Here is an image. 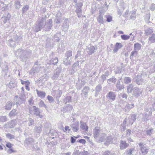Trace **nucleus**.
<instances>
[{
    "mask_svg": "<svg viewBox=\"0 0 155 155\" xmlns=\"http://www.w3.org/2000/svg\"><path fill=\"white\" fill-rule=\"evenodd\" d=\"M13 39L16 43H18L21 39V37L18 35H16L14 36Z\"/></svg>",
    "mask_w": 155,
    "mask_h": 155,
    "instance_id": "nucleus-54",
    "label": "nucleus"
},
{
    "mask_svg": "<svg viewBox=\"0 0 155 155\" xmlns=\"http://www.w3.org/2000/svg\"><path fill=\"white\" fill-rule=\"evenodd\" d=\"M41 126H36L35 128L34 132L36 133L40 134L42 131Z\"/></svg>",
    "mask_w": 155,
    "mask_h": 155,
    "instance_id": "nucleus-37",
    "label": "nucleus"
},
{
    "mask_svg": "<svg viewBox=\"0 0 155 155\" xmlns=\"http://www.w3.org/2000/svg\"><path fill=\"white\" fill-rule=\"evenodd\" d=\"M81 125L80 126V128L83 130H84L86 131H88V127L86 123L80 121Z\"/></svg>",
    "mask_w": 155,
    "mask_h": 155,
    "instance_id": "nucleus-27",
    "label": "nucleus"
},
{
    "mask_svg": "<svg viewBox=\"0 0 155 155\" xmlns=\"http://www.w3.org/2000/svg\"><path fill=\"white\" fill-rule=\"evenodd\" d=\"M69 23L68 21L66 20L64 21L62 27V30L64 31H67L68 29L69 26Z\"/></svg>",
    "mask_w": 155,
    "mask_h": 155,
    "instance_id": "nucleus-22",
    "label": "nucleus"
},
{
    "mask_svg": "<svg viewBox=\"0 0 155 155\" xmlns=\"http://www.w3.org/2000/svg\"><path fill=\"white\" fill-rule=\"evenodd\" d=\"M71 97L70 96L66 97L64 100V102H65V104H66L67 102L70 103L71 102Z\"/></svg>",
    "mask_w": 155,
    "mask_h": 155,
    "instance_id": "nucleus-52",
    "label": "nucleus"
},
{
    "mask_svg": "<svg viewBox=\"0 0 155 155\" xmlns=\"http://www.w3.org/2000/svg\"><path fill=\"white\" fill-rule=\"evenodd\" d=\"M106 136V134H105L101 133V134H100V135L99 136V137H98L95 140H96V141L99 143L102 142L105 140Z\"/></svg>",
    "mask_w": 155,
    "mask_h": 155,
    "instance_id": "nucleus-12",
    "label": "nucleus"
},
{
    "mask_svg": "<svg viewBox=\"0 0 155 155\" xmlns=\"http://www.w3.org/2000/svg\"><path fill=\"white\" fill-rule=\"evenodd\" d=\"M0 6L2 7L1 9L2 11H5L7 9V6L2 2H1Z\"/></svg>",
    "mask_w": 155,
    "mask_h": 155,
    "instance_id": "nucleus-57",
    "label": "nucleus"
},
{
    "mask_svg": "<svg viewBox=\"0 0 155 155\" xmlns=\"http://www.w3.org/2000/svg\"><path fill=\"white\" fill-rule=\"evenodd\" d=\"M72 51L71 50H68L66 52L65 56V57L70 58L72 56Z\"/></svg>",
    "mask_w": 155,
    "mask_h": 155,
    "instance_id": "nucleus-51",
    "label": "nucleus"
},
{
    "mask_svg": "<svg viewBox=\"0 0 155 155\" xmlns=\"http://www.w3.org/2000/svg\"><path fill=\"white\" fill-rule=\"evenodd\" d=\"M103 16V15L100 13L97 17V20L100 24H103L104 23Z\"/></svg>",
    "mask_w": 155,
    "mask_h": 155,
    "instance_id": "nucleus-39",
    "label": "nucleus"
},
{
    "mask_svg": "<svg viewBox=\"0 0 155 155\" xmlns=\"http://www.w3.org/2000/svg\"><path fill=\"white\" fill-rule=\"evenodd\" d=\"M64 44L62 43H61L59 44L58 48V51L59 53L63 52L64 50Z\"/></svg>",
    "mask_w": 155,
    "mask_h": 155,
    "instance_id": "nucleus-34",
    "label": "nucleus"
},
{
    "mask_svg": "<svg viewBox=\"0 0 155 155\" xmlns=\"http://www.w3.org/2000/svg\"><path fill=\"white\" fill-rule=\"evenodd\" d=\"M38 97L43 98L45 97L46 95V93L45 92L41 91H38L37 89L36 90Z\"/></svg>",
    "mask_w": 155,
    "mask_h": 155,
    "instance_id": "nucleus-23",
    "label": "nucleus"
},
{
    "mask_svg": "<svg viewBox=\"0 0 155 155\" xmlns=\"http://www.w3.org/2000/svg\"><path fill=\"white\" fill-rule=\"evenodd\" d=\"M83 6V4L82 2L78 3L77 4V5L75 6L76 8L75 12L77 13V16L78 18L81 17L82 15V11L81 8Z\"/></svg>",
    "mask_w": 155,
    "mask_h": 155,
    "instance_id": "nucleus-2",
    "label": "nucleus"
},
{
    "mask_svg": "<svg viewBox=\"0 0 155 155\" xmlns=\"http://www.w3.org/2000/svg\"><path fill=\"white\" fill-rule=\"evenodd\" d=\"M38 105L39 107H45L46 109L47 108V106L45 104L44 102L42 100H41L38 103Z\"/></svg>",
    "mask_w": 155,
    "mask_h": 155,
    "instance_id": "nucleus-53",
    "label": "nucleus"
},
{
    "mask_svg": "<svg viewBox=\"0 0 155 155\" xmlns=\"http://www.w3.org/2000/svg\"><path fill=\"white\" fill-rule=\"evenodd\" d=\"M142 91L141 89L137 87H134L133 91V95L136 97H138L142 93Z\"/></svg>",
    "mask_w": 155,
    "mask_h": 155,
    "instance_id": "nucleus-6",
    "label": "nucleus"
},
{
    "mask_svg": "<svg viewBox=\"0 0 155 155\" xmlns=\"http://www.w3.org/2000/svg\"><path fill=\"white\" fill-rule=\"evenodd\" d=\"M41 68V67L40 66V65L38 66H34L33 68L31 71V74L38 73L40 69Z\"/></svg>",
    "mask_w": 155,
    "mask_h": 155,
    "instance_id": "nucleus-15",
    "label": "nucleus"
},
{
    "mask_svg": "<svg viewBox=\"0 0 155 155\" xmlns=\"http://www.w3.org/2000/svg\"><path fill=\"white\" fill-rule=\"evenodd\" d=\"M58 62V59L57 58H55L50 60L48 63L49 64H56Z\"/></svg>",
    "mask_w": 155,
    "mask_h": 155,
    "instance_id": "nucleus-33",
    "label": "nucleus"
},
{
    "mask_svg": "<svg viewBox=\"0 0 155 155\" xmlns=\"http://www.w3.org/2000/svg\"><path fill=\"white\" fill-rule=\"evenodd\" d=\"M153 32V31L150 28H147L145 31V34L146 35H150Z\"/></svg>",
    "mask_w": 155,
    "mask_h": 155,
    "instance_id": "nucleus-49",
    "label": "nucleus"
},
{
    "mask_svg": "<svg viewBox=\"0 0 155 155\" xmlns=\"http://www.w3.org/2000/svg\"><path fill=\"white\" fill-rule=\"evenodd\" d=\"M148 43L149 44L155 43V33L152 34L150 35L148 39Z\"/></svg>",
    "mask_w": 155,
    "mask_h": 155,
    "instance_id": "nucleus-17",
    "label": "nucleus"
},
{
    "mask_svg": "<svg viewBox=\"0 0 155 155\" xmlns=\"http://www.w3.org/2000/svg\"><path fill=\"white\" fill-rule=\"evenodd\" d=\"M16 110L15 109H13L11 111L9 114V116L10 117H12L15 116L17 114Z\"/></svg>",
    "mask_w": 155,
    "mask_h": 155,
    "instance_id": "nucleus-44",
    "label": "nucleus"
},
{
    "mask_svg": "<svg viewBox=\"0 0 155 155\" xmlns=\"http://www.w3.org/2000/svg\"><path fill=\"white\" fill-rule=\"evenodd\" d=\"M15 41L14 39H11L8 41V44L11 47H14L15 45Z\"/></svg>",
    "mask_w": 155,
    "mask_h": 155,
    "instance_id": "nucleus-45",
    "label": "nucleus"
},
{
    "mask_svg": "<svg viewBox=\"0 0 155 155\" xmlns=\"http://www.w3.org/2000/svg\"><path fill=\"white\" fill-rule=\"evenodd\" d=\"M129 146V143H127L125 140H120L119 146L121 150L125 149L127 148Z\"/></svg>",
    "mask_w": 155,
    "mask_h": 155,
    "instance_id": "nucleus-7",
    "label": "nucleus"
},
{
    "mask_svg": "<svg viewBox=\"0 0 155 155\" xmlns=\"http://www.w3.org/2000/svg\"><path fill=\"white\" fill-rule=\"evenodd\" d=\"M61 72V70L59 68L57 69L54 71V74L52 77V78L53 79H55L58 78L59 75V74Z\"/></svg>",
    "mask_w": 155,
    "mask_h": 155,
    "instance_id": "nucleus-24",
    "label": "nucleus"
},
{
    "mask_svg": "<svg viewBox=\"0 0 155 155\" xmlns=\"http://www.w3.org/2000/svg\"><path fill=\"white\" fill-rule=\"evenodd\" d=\"M136 119V115L135 114H132L129 117V122L130 124L131 125L133 124Z\"/></svg>",
    "mask_w": 155,
    "mask_h": 155,
    "instance_id": "nucleus-20",
    "label": "nucleus"
},
{
    "mask_svg": "<svg viewBox=\"0 0 155 155\" xmlns=\"http://www.w3.org/2000/svg\"><path fill=\"white\" fill-rule=\"evenodd\" d=\"M16 125L15 121L14 120H12L6 124L5 126L6 127L8 128H12Z\"/></svg>",
    "mask_w": 155,
    "mask_h": 155,
    "instance_id": "nucleus-16",
    "label": "nucleus"
},
{
    "mask_svg": "<svg viewBox=\"0 0 155 155\" xmlns=\"http://www.w3.org/2000/svg\"><path fill=\"white\" fill-rule=\"evenodd\" d=\"M14 99L16 101L15 104L16 105L17 107H18V106L20 104L23 103L25 102L24 99L20 97H18V96H16L14 98Z\"/></svg>",
    "mask_w": 155,
    "mask_h": 155,
    "instance_id": "nucleus-10",
    "label": "nucleus"
},
{
    "mask_svg": "<svg viewBox=\"0 0 155 155\" xmlns=\"http://www.w3.org/2000/svg\"><path fill=\"white\" fill-rule=\"evenodd\" d=\"M106 97L109 100H111L112 101H114L115 100L116 95L114 92L112 91H110L106 95Z\"/></svg>",
    "mask_w": 155,
    "mask_h": 155,
    "instance_id": "nucleus-11",
    "label": "nucleus"
},
{
    "mask_svg": "<svg viewBox=\"0 0 155 155\" xmlns=\"http://www.w3.org/2000/svg\"><path fill=\"white\" fill-rule=\"evenodd\" d=\"M72 106L71 105L68 104L64 107L63 108V111L65 112H68L72 110Z\"/></svg>",
    "mask_w": 155,
    "mask_h": 155,
    "instance_id": "nucleus-30",
    "label": "nucleus"
},
{
    "mask_svg": "<svg viewBox=\"0 0 155 155\" xmlns=\"http://www.w3.org/2000/svg\"><path fill=\"white\" fill-rule=\"evenodd\" d=\"M34 143V139L32 138H26L24 141V143L25 146L29 147H32L33 146Z\"/></svg>",
    "mask_w": 155,
    "mask_h": 155,
    "instance_id": "nucleus-3",
    "label": "nucleus"
},
{
    "mask_svg": "<svg viewBox=\"0 0 155 155\" xmlns=\"http://www.w3.org/2000/svg\"><path fill=\"white\" fill-rule=\"evenodd\" d=\"M131 79L129 77H125L124 78V81L125 84H128L131 82Z\"/></svg>",
    "mask_w": 155,
    "mask_h": 155,
    "instance_id": "nucleus-48",
    "label": "nucleus"
},
{
    "mask_svg": "<svg viewBox=\"0 0 155 155\" xmlns=\"http://www.w3.org/2000/svg\"><path fill=\"white\" fill-rule=\"evenodd\" d=\"M52 26V21L51 19H49L46 23L45 26V30L46 31H49Z\"/></svg>",
    "mask_w": 155,
    "mask_h": 155,
    "instance_id": "nucleus-8",
    "label": "nucleus"
},
{
    "mask_svg": "<svg viewBox=\"0 0 155 155\" xmlns=\"http://www.w3.org/2000/svg\"><path fill=\"white\" fill-rule=\"evenodd\" d=\"M153 128L151 127L150 129L147 130H146V134L147 136H150L152 134V132L153 130Z\"/></svg>",
    "mask_w": 155,
    "mask_h": 155,
    "instance_id": "nucleus-50",
    "label": "nucleus"
},
{
    "mask_svg": "<svg viewBox=\"0 0 155 155\" xmlns=\"http://www.w3.org/2000/svg\"><path fill=\"white\" fill-rule=\"evenodd\" d=\"M6 137L9 139H14L15 138V136L10 133H8L6 134Z\"/></svg>",
    "mask_w": 155,
    "mask_h": 155,
    "instance_id": "nucleus-64",
    "label": "nucleus"
},
{
    "mask_svg": "<svg viewBox=\"0 0 155 155\" xmlns=\"http://www.w3.org/2000/svg\"><path fill=\"white\" fill-rule=\"evenodd\" d=\"M134 107V104H127L125 106L124 109L125 112H128L131 109L133 108Z\"/></svg>",
    "mask_w": 155,
    "mask_h": 155,
    "instance_id": "nucleus-19",
    "label": "nucleus"
},
{
    "mask_svg": "<svg viewBox=\"0 0 155 155\" xmlns=\"http://www.w3.org/2000/svg\"><path fill=\"white\" fill-rule=\"evenodd\" d=\"M31 54L30 51L24 50L21 49H18L15 53V56L19 57L21 61L26 62L30 57Z\"/></svg>",
    "mask_w": 155,
    "mask_h": 155,
    "instance_id": "nucleus-1",
    "label": "nucleus"
},
{
    "mask_svg": "<svg viewBox=\"0 0 155 155\" xmlns=\"http://www.w3.org/2000/svg\"><path fill=\"white\" fill-rule=\"evenodd\" d=\"M105 18H106V21L108 22H110L112 21V17L110 15H105Z\"/></svg>",
    "mask_w": 155,
    "mask_h": 155,
    "instance_id": "nucleus-58",
    "label": "nucleus"
},
{
    "mask_svg": "<svg viewBox=\"0 0 155 155\" xmlns=\"http://www.w3.org/2000/svg\"><path fill=\"white\" fill-rule=\"evenodd\" d=\"M88 53L90 55H91L94 53L95 48L94 46L90 45L88 46Z\"/></svg>",
    "mask_w": 155,
    "mask_h": 155,
    "instance_id": "nucleus-29",
    "label": "nucleus"
},
{
    "mask_svg": "<svg viewBox=\"0 0 155 155\" xmlns=\"http://www.w3.org/2000/svg\"><path fill=\"white\" fill-rule=\"evenodd\" d=\"M100 129L99 128H96L94 133V136L95 140L100 135Z\"/></svg>",
    "mask_w": 155,
    "mask_h": 155,
    "instance_id": "nucleus-21",
    "label": "nucleus"
},
{
    "mask_svg": "<svg viewBox=\"0 0 155 155\" xmlns=\"http://www.w3.org/2000/svg\"><path fill=\"white\" fill-rule=\"evenodd\" d=\"M79 65L78 62V61L73 64L71 72L72 74L74 73V72H76L78 70L79 67Z\"/></svg>",
    "mask_w": 155,
    "mask_h": 155,
    "instance_id": "nucleus-18",
    "label": "nucleus"
},
{
    "mask_svg": "<svg viewBox=\"0 0 155 155\" xmlns=\"http://www.w3.org/2000/svg\"><path fill=\"white\" fill-rule=\"evenodd\" d=\"M48 79V77L46 74L44 75L43 77L40 78V81H41L42 83H44L47 81Z\"/></svg>",
    "mask_w": 155,
    "mask_h": 155,
    "instance_id": "nucleus-38",
    "label": "nucleus"
},
{
    "mask_svg": "<svg viewBox=\"0 0 155 155\" xmlns=\"http://www.w3.org/2000/svg\"><path fill=\"white\" fill-rule=\"evenodd\" d=\"M141 48V45L138 43H136L134 45V50L138 51Z\"/></svg>",
    "mask_w": 155,
    "mask_h": 155,
    "instance_id": "nucleus-32",
    "label": "nucleus"
},
{
    "mask_svg": "<svg viewBox=\"0 0 155 155\" xmlns=\"http://www.w3.org/2000/svg\"><path fill=\"white\" fill-rule=\"evenodd\" d=\"M137 51L135 50L134 51H132L130 54V59H133V57L134 56L135 57H136L137 55Z\"/></svg>",
    "mask_w": 155,
    "mask_h": 155,
    "instance_id": "nucleus-46",
    "label": "nucleus"
},
{
    "mask_svg": "<svg viewBox=\"0 0 155 155\" xmlns=\"http://www.w3.org/2000/svg\"><path fill=\"white\" fill-rule=\"evenodd\" d=\"M123 47V45L121 43H116L115 45V48L113 50V52L115 53L117 52L118 50Z\"/></svg>",
    "mask_w": 155,
    "mask_h": 155,
    "instance_id": "nucleus-26",
    "label": "nucleus"
},
{
    "mask_svg": "<svg viewBox=\"0 0 155 155\" xmlns=\"http://www.w3.org/2000/svg\"><path fill=\"white\" fill-rule=\"evenodd\" d=\"M46 23L45 18H44L41 17L38 21V24L40 26L41 28H42L44 27L45 28Z\"/></svg>",
    "mask_w": 155,
    "mask_h": 155,
    "instance_id": "nucleus-13",
    "label": "nucleus"
},
{
    "mask_svg": "<svg viewBox=\"0 0 155 155\" xmlns=\"http://www.w3.org/2000/svg\"><path fill=\"white\" fill-rule=\"evenodd\" d=\"M139 145L142 155H146L148 151V147L145 146L144 144H143L142 143H139Z\"/></svg>",
    "mask_w": 155,
    "mask_h": 155,
    "instance_id": "nucleus-5",
    "label": "nucleus"
},
{
    "mask_svg": "<svg viewBox=\"0 0 155 155\" xmlns=\"http://www.w3.org/2000/svg\"><path fill=\"white\" fill-rule=\"evenodd\" d=\"M10 18V15H7V16H4L2 17L1 18V21H2L4 24L7 22L8 21Z\"/></svg>",
    "mask_w": 155,
    "mask_h": 155,
    "instance_id": "nucleus-36",
    "label": "nucleus"
},
{
    "mask_svg": "<svg viewBox=\"0 0 155 155\" xmlns=\"http://www.w3.org/2000/svg\"><path fill=\"white\" fill-rule=\"evenodd\" d=\"M121 37L123 40H126L129 39L130 36L125 35H121Z\"/></svg>",
    "mask_w": 155,
    "mask_h": 155,
    "instance_id": "nucleus-63",
    "label": "nucleus"
},
{
    "mask_svg": "<svg viewBox=\"0 0 155 155\" xmlns=\"http://www.w3.org/2000/svg\"><path fill=\"white\" fill-rule=\"evenodd\" d=\"M65 58L64 59L63 62L64 64L66 65H70L71 63L70 61V60L71 58L69 59V58L65 57Z\"/></svg>",
    "mask_w": 155,
    "mask_h": 155,
    "instance_id": "nucleus-43",
    "label": "nucleus"
},
{
    "mask_svg": "<svg viewBox=\"0 0 155 155\" xmlns=\"http://www.w3.org/2000/svg\"><path fill=\"white\" fill-rule=\"evenodd\" d=\"M12 102L11 101H9L7 103L4 107L5 109L7 110H10L12 108Z\"/></svg>",
    "mask_w": 155,
    "mask_h": 155,
    "instance_id": "nucleus-28",
    "label": "nucleus"
},
{
    "mask_svg": "<svg viewBox=\"0 0 155 155\" xmlns=\"http://www.w3.org/2000/svg\"><path fill=\"white\" fill-rule=\"evenodd\" d=\"M71 127L74 132H76L79 130V123L77 122L73 123L71 124Z\"/></svg>",
    "mask_w": 155,
    "mask_h": 155,
    "instance_id": "nucleus-9",
    "label": "nucleus"
},
{
    "mask_svg": "<svg viewBox=\"0 0 155 155\" xmlns=\"http://www.w3.org/2000/svg\"><path fill=\"white\" fill-rule=\"evenodd\" d=\"M134 151V148L129 149L126 150L124 154L126 155H132Z\"/></svg>",
    "mask_w": 155,
    "mask_h": 155,
    "instance_id": "nucleus-31",
    "label": "nucleus"
},
{
    "mask_svg": "<svg viewBox=\"0 0 155 155\" xmlns=\"http://www.w3.org/2000/svg\"><path fill=\"white\" fill-rule=\"evenodd\" d=\"M8 120V119L6 116H0V122H5Z\"/></svg>",
    "mask_w": 155,
    "mask_h": 155,
    "instance_id": "nucleus-47",
    "label": "nucleus"
},
{
    "mask_svg": "<svg viewBox=\"0 0 155 155\" xmlns=\"http://www.w3.org/2000/svg\"><path fill=\"white\" fill-rule=\"evenodd\" d=\"M54 92L55 93L54 96H55L57 98L60 97L61 96L62 92L61 90L58 89L57 90H54Z\"/></svg>",
    "mask_w": 155,
    "mask_h": 155,
    "instance_id": "nucleus-40",
    "label": "nucleus"
},
{
    "mask_svg": "<svg viewBox=\"0 0 155 155\" xmlns=\"http://www.w3.org/2000/svg\"><path fill=\"white\" fill-rule=\"evenodd\" d=\"M15 4L16 8L19 9L20 8L21 4L19 0H16L15 1Z\"/></svg>",
    "mask_w": 155,
    "mask_h": 155,
    "instance_id": "nucleus-55",
    "label": "nucleus"
},
{
    "mask_svg": "<svg viewBox=\"0 0 155 155\" xmlns=\"http://www.w3.org/2000/svg\"><path fill=\"white\" fill-rule=\"evenodd\" d=\"M135 82L138 85L142 84L143 82V80L140 76H137L134 78Z\"/></svg>",
    "mask_w": 155,
    "mask_h": 155,
    "instance_id": "nucleus-25",
    "label": "nucleus"
},
{
    "mask_svg": "<svg viewBox=\"0 0 155 155\" xmlns=\"http://www.w3.org/2000/svg\"><path fill=\"white\" fill-rule=\"evenodd\" d=\"M117 81V79L114 76H113L111 78L107 80V82L109 84H110V83H115Z\"/></svg>",
    "mask_w": 155,
    "mask_h": 155,
    "instance_id": "nucleus-41",
    "label": "nucleus"
},
{
    "mask_svg": "<svg viewBox=\"0 0 155 155\" xmlns=\"http://www.w3.org/2000/svg\"><path fill=\"white\" fill-rule=\"evenodd\" d=\"M29 108L30 113H31V112L33 111L34 114L36 116H38L39 115V114L40 113V110L38 108L36 107L35 106H33L32 107L31 106H29Z\"/></svg>",
    "mask_w": 155,
    "mask_h": 155,
    "instance_id": "nucleus-4",
    "label": "nucleus"
},
{
    "mask_svg": "<svg viewBox=\"0 0 155 155\" xmlns=\"http://www.w3.org/2000/svg\"><path fill=\"white\" fill-rule=\"evenodd\" d=\"M16 84L12 81H10L8 84L7 86L10 89H12L14 88L16 86Z\"/></svg>",
    "mask_w": 155,
    "mask_h": 155,
    "instance_id": "nucleus-42",
    "label": "nucleus"
},
{
    "mask_svg": "<svg viewBox=\"0 0 155 155\" xmlns=\"http://www.w3.org/2000/svg\"><path fill=\"white\" fill-rule=\"evenodd\" d=\"M29 8V6L28 5H25L22 8V12L24 13L28 10Z\"/></svg>",
    "mask_w": 155,
    "mask_h": 155,
    "instance_id": "nucleus-61",
    "label": "nucleus"
},
{
    "mask_svg": "<svg viewBox=\"0 0 155 155\" xmlns=\"http://www.w3.org/2000/svg\"><path fill=\"white\" fill-rule=\"evenodd\" d=\"M28 124L29 126H31L32 125L34 124V120L32 119L31 118H29L28 119Z\"/></svg>",
    "mask_w": 155,
    "mask_h": 155,
    "instance_id": "nucleus-62",
    "label": "nucleus"
},
{
    "mask_svg": "<svg viewBox=\"0 0 155 155\" xmlns=\"http://www.w3.org/2000/svg\"><path fill=\"white\" fill-rule=\"evenodd\" d=\"M121 79L122 78H121L119 79L116 84V87L119 90H121L124 88V85L123 83L122 84L120 83V81L121 80Z\"/></svg>",
    "mask_w": 155,
    "mask_h": 155,
    "instance_id": "nucleus-14",
    "label": "nucleus"
},
{
    "mask_svg": "<svg viewBox=\"0 0 155 155\" xmlns=\"http://www.w3.org/2000/svg\"><path fill=\"white\" fill-rule=\"evenodd\" d=\"M102 89V86L101 84H98L95 88V91L97 92H99L101 91Z\"/></svg>",
    "mask_w": 155,
    "mask_h": 155,
    "instance_id": "nucleus-59",
    "label": "nucleus"
},
{
    "mask_svg": "<svg viewBox=\"0 0 155 155\" xmlns=\"http://www.w3.org/2000/svg\"><path fill=\"white\" fill-rule=\"evenodd\" d=\"M136 12H132L131 13V14L130 16V19L134 20L136 18Z\"/></svg>",
    "mask_w": 155,
    "mask_h": 155,
    "instance_id": "nucleus-60",
    "label": "nucleus"
},
{
    "mask_svg": "<svg viewBox=\"0 0 155 155\" xmlns=\"http://www.w3.org/2000/svg\"><path fill=\"white\" fill-rule=\"evenodd\" d=\"M134 85L132 84H130L127 86V92L128 93H131L133 91Z\"/></svg>",
    "mask_w": 155,
    "mask_h": 155,
    "instance_id": "nucleus-35",
    "label": "nucleus"
},
{
    "mask_svg": "<svg viewBox=\"0 0 155 155\" xmlns=\"http://www.w3.org/2000/svg\"><path fill=\"white\" fill-rule=\"evenodd\" d=\"M120 7L122 8L123 10H124L125 8L127 6V4L125 3L123 1L121 2L120 3Z\"/></svg>",
    "mask_w": 155,
    "mask_h": 155,
    "instance_id": "nucleus-56",
    "label": "nucleus"
}]
</instances>
